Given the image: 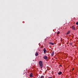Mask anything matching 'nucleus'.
I'll list each match as a JSON object with an SVG mask.
<instances>
[{"mask_svg":"<svg viewBox=\"0 0 78 78\" xmlns=\"http://www.w3.org/2000/svg\"><path fill=\"white\" fill-rule=\"evenodd\" d=\"M39 66L41 67V69H42V67H43V63H42V62L40 61L39 62Z\"/></svg>","mask_w":78,"mask_h":78,"instance_id":"nucleus-1","label":"nucleus"},{"mask_svg":"<svg viewBox=\"0 0 78 78\" xmlns=\"http://www.w3.org/2000/svg\"><path fill=\"white\" fill-rule=\"evenodd\" d=\"M43 58H44L45 60H46V59H47V58H48V57L45 55L43 56Z\"/></svg>","mask_w":78,"mask_h":78,"instance_id":"nucleus-2","label":"nucleus"},{"mask_svg":"<svg viewBox=\"0 0 78 78\" xmlns=\"http://www.w3.org/2000/svg\"><path fill=\"white\" fill-rule=\"evenodd\" d=\"M43 51H44V53H46V52H47V50L45 49V48H44Z\"/></svg>","mask_w":78,"mask_h":78,"instance_id":"nucleus-3","label":"nucleus"},{"mask_svg":"<svg viewBox=\"0 0 78 78\" xmlns=\"http://www.w3.org/2000/svg\"><path fill=\"white\" fill-rule=\"evenodd\" d=\"M54 55V51H52L51 53V55L52 56H53Z\"/></svg>","mask_w":78,"mask_h":78,"instance_id":"nucleus-4","label":"nucleus"},{"mask_svg":"<svg viewBox=\"0 0 78 78\" xmlns=\"http://www.w3.org/2000/svg\"><path fill=\"white\" fill-rule=\"evenodd\" d=\"M58 75H61V74H62V72H58Z\"/></svg>","mask_w":78,"mask_h":78,"instance_id":"nucleus-5","label":"nucleus"},{"mask_svg":"<svg viewBox=\"0 0 78 78\" xmlns=\"http://www.w3.org/2000/svg\"><path fill=\"white\" fill-rule=\"evenodd\" d=\"M30 77H33V75L32 74V73H31L30 75Z\"/></svg>","mask_w":78,"mask_h":78,"instance_id":"nucleus-6","label":"nucleus"},{"mask_svg":"<svg viewBox=\"0 0 78 78\" xmlns=\"http://www.w3.org/2000/svg\"><path fill=\"white\" fill-rule=\"evenodd\" d=\"M49 44H51V45H54V43L51 42H49Z\"/></svg>","mask_w":78,"mask_h":78,"instance_id":"nucleus-7","label":"nucleus"},{"mask_svg":"<svg viewBox=\"0 0 78 78\" xmlns=\"http://www.w3.org/2000/svg\"><path fill=\"white\" fill-rule=\"evenodd\" d=\"M70 33V31L69 30V31H68V32H67V35L69 34V33Z\"/></svg>","mask_w":78,"mask_h":78,"instance_id":"nucleus-8","label":"nucleus"},{"mask_svg":"<svg viewBox=\"0 0 78 78\" xmlns=\"http://www.w3.org/2000/svg\"><path fill=\"white\" fill-rule=\"evenodd\" d=\"M35 55L36 56H38V53H36L35 54Z\"/></svg>","mask_w":78,"mask_h":78,"instance_id":"nucleus-9","label":"nucleus"},{"mask_svg":"<svg viewBox=\"0 0 78 78\" xmlns=\"http://www.w3.org/2000/svg\"><path fill=\"white\" fill-rule=\"evenodd\" d=\"M72 29L73 30H75V27L73 26L72 27Z\"/></svg>","mask_w":78,"mask_h":78,"instance_id":"nucleus-10","label":"nucleus"},{"mask_svg":"<svg viewBox=\"0 0 78 78\" xmlns=\"http://www.w3.org/2000/svg\"><path fill=\"white\" fill-rule=\"evenodd\" d=\"M59 33H60V32H59V31H58V32L57 33V34H59Z\"/></svg>","mask_w":78,"mask_h":78,"instance_id":"nucleus-11","label":"nucleus"},{"mask_svg":"<svg viewBox=\"0 0 78 78\" xmlns=\"http://www.w3.org/2000/svg\"><path fill=\"white\" fill-rule=\"evenodd\" d=\"M40 78H44V76H42Z\"/></svg>","mask_w":78,"mask_h":78,"instance_id":"nucleus-12","label":"nucleus"},{"mask_svg":"<svg viewBox=\"0 0 78 78\" xmlns=\"http://www.w3.org/2000/svg\"><path fill=\"white\" fill-rule=\"evenodd\" d=\"M70 45H72V43H70Z\"/></svg>","mask_w":78,"mask_h":78,"instance_id":"nucleus-13","label":"nucleus"},{"mask_svg":"<svg viewBox=\"0 0 78 78\" xmlns=\"http://www.w3.org/2000/svg\"><path fill=\"white\" fill-rule=\"evenodd\" d=\"M48 78H53V77H49Z\"/></svg>","mask_w":78,"mask_h":78,"instance_id":"nucleus-14","label":"nucleus"},{"mask_svg":"<svg viewBox=\"0 0 78 78\" xmlns=\"http://www.w3.org/2000/svg\"><path fill=\"white\" fill-rule=\"evenodd\" d=\"M60 66H61V67H62V65H60Z\"/></svg>","mask_w":78,"mask_h":78,"instance_id":"nucleus-15","label":"nucleus"},{"mask_svg":"<svg viewBox=\"0 0 78 78\" xmlns=\"http://www.w3.org/2000/svg\"><path fill=\"white\" fill-rule=\"evenodd\" d=\"M73 70H74V68H73Z\"/></svg>","mask_w":78,"mask_h":78,"instance_id":"nucleus-16","label":"nucleus"}]
</instances>
